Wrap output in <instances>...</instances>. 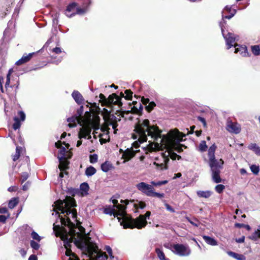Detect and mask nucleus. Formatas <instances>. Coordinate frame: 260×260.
Here are the masks:
<instances>
[{"mask_svg": "<svg viewBox=\"0 0 260 260\" xmlns=\"http://www.w3.org/2000/svg\"><path fill=\"white\" fill-rule=\"evenodd\" d=\"M134 131L132 138L134 139H137L140 143L146 142L148 136L151 138L149 142L152 140L154 141V143H150L151 150H166L161 153L164 163H154L161 170L167 169V164L169 161V157L174 160L177 157L178 159L181 158V156L174 152L173 150L180 153L183 151L182 147L186 148V146L180 144L183 141V137L186 136L185 134L180 132L178 129H175L172 135L162 136L158 127L154 125H151L148 119L139 120L135 125Z\"/></svg>", "mask_w": 260, "mask_h": 260, "instance_id": "obj_1", "label": "nucleus"}, {"mask_svg": "<svg viewBox=\"0 0 260 260\" xmlns=\"http://www.w3.org/2000/svg\"><path fill=\"white\" fill-rule=\"evenodd\" d=\"M54 207L53 210L55 212V215L58 214L59 212L60 211L61 213L66 214L65 216L67 217V221L65 219L62 217H60V220L62 224L67 225L71 223L70 221V216L75 220L77 217V213L75 210L72 209L73 207L76 206L75 200L69 198L66 200H59L56 201L55 203Z\"/></svg>", "mask_w": 260, "mask_h": 260, "instance_id": "obj_2", "label": "nucleus"}, {"mask_svg": "<svg viewBox=\"0 0 260 260\" xmlns=\"http://www.w3.org/2000/svg\"><path fill=\"white\" fill-rule=\"evenodd\" d=\"M75 244L80 248L87 257V260H106L107 254L99 249L98 246L89 240L83 239L75 240Z\"/></svg>", "mask_w": 260, "mask_h": 260, "instance_id": "obj_3", "label": "nucleus"}, {"mask_svg": "<svg viewBox=\"0 0 260 260\" xmlns=\"http://www.w3.org/2000/svg\"><path fill=\"white\" fill-rule=\"evenodd\" d=\"M100 119L98 116L91 119L90 118L85 124L80 128L78 135V138L90 140L91 139V133L92 129H93V135L95 139H96L95 134L98 133L96 131L100 128L103 132L108 131V129H109V128L105 127L100 128Z\"/></svg>", "mask_w": 260, "mask_h": 260, "instance_id": "obj_4", "label": "nucleus"}, {"mask_svg": "<svg viewBox=\"0 0 260 260\" xmlns=\"http://www.w3.org/2000/svg\"><path fill=\"white\" fill-rule=\"evenodd\" d=\"M136 187L139 191L148 197H157L160 199L164 197V193L155 192L154 187L145 182H141L137 184L136 185Z\"/></svg>", "mask_w": 260, "mask_h": 260, "instance_id": "obj_5", "label": "nucleus"}, {"mask_svg": "<svg viewBox=\"0 0 260 260\" xmlns=\"http://www.w3.org/2000/svg\"><path fill=\"white\" fill-rule=\"evenodd\" d=\"M150 214V211H147L145 215H140L136 219H132L130 222L123 224L124 228L133 229L137 228L138 229H142L146 225L147 223L146 218H149Z\"/></svg>", "mask_w": 260, "mask_h": 260, "instance_id": "obj_6", "label": "nucleus"}, {"mask_svg": "<svg viewBox=\"0 0 260 260\" xmlns=\"http://www.w3.org/2000/svg\"><path fill=\"white\" fill-rule=\"evenodd\" d=\"M86 9H81L78 7V4L77 3L73 2L70 4L66 10L65 14L68 17H71L76 14L83 15L86 13Z\"/></svg>", "mask_w": 260, "mask_h": 260, "instance_id": "obj_7", "label": "nucleus"}, {"mask_svg": "<svg viewBox=\"0 0 260 260\" xmlns=\"http://www.w3.org/2000/svg\"><path fill=\"white\" fill-rule=\"evenodd\" d=\"M223 164V162H219L218 163L209 165L211 169L212 180L216 183L221 182L220 173L221 170L222 169Z\"/></svg>", "mask_w": 260, "mask_h": 260, "instance_id": "obj_8", "label": "nucleus"}, {"mask_svg": "<svg viewBox=\"0 0 260 260\" xmlns=\"http://www.w3.org/2000/svg\"><path fill=\"white\" fill-rule=\"evenodd\" d=\"M219 26L221 30L222 35L225 41L227 49H229L234 46L233 43L236 41H238V39H237L236 35L232 32H228L226 34H225L222 22H219Z\"/></svg>", "mask_w": 260, "mask_h": 260, "instance_id": "obj_9", "label": "nucleus"}, {"mask_svg": "<svg viewBox=\"0 0 260 260\" xmlns=\"http://www.w3.org/2000/svg\"><path fill=\"white\" fill-rule=\"evenodd\" d=\"M173 252L180 256H188L191 253L190 249L187 245L176 244L173 245Z\"/></svg>", "mask_w": 260, "mask_h": 260, "instance_id": "obj_10", "label": "nucleus"}, {"mask_svg": "<svg viewBox=\"0 0 260 260\" xmlns=\"http://www.w3.org/2000/svg\"><path fill=\"white\" fill-rule=\"evenodd\" d=\"M63 240L64 246L66 248V254L69 257L68 260H80L76 254L69 249L73 241L72 237L69 238V236L66 235L63 237Z\"/></svg>", "mask_w": 260, "mask_h": 260, "instance_id": "obj_11", "label": "nucleus"}, {"mask_svg": "<svg viewBox=\"0 0 260 260\" xmlns=\"http://www.w3.org/2000/svg\"><path fill=\"white\" fill-rule=\"evenodd\" d=\"M113 203L114 204L113 207H116L118 210V212L117 213L116 217L118 219V221L120 222L122 225L125 220V205H120L118 204V201L116 200L113 201Z\"/></svg>", "mask_w": 260, "mask_h": 260, "instance_id": "obj_12", "label": "nucleus"}, {"mask_svg": "<svg viewBox=\"0 0 260 260\" xmlns=\"http://www.w3.org/2000/svg\"><path fill=\"white\" fill-rule=\"evenodd\" d=\"M236 13V10L235 9H232L231 6H225L222 11V20L220 21L222 22L223 26H224L226 23L224 19H230ZM223 28H224V26H223Z\"/></svg>", "mask_w": 260, "mask_h": 260, "instance_id": "obj_13", "label": "nucleus"}, {"mask_svg": "<svg viewBox=\"0 0 260 260\" xmlns=\"http://www.w3.org/2000/svg\"><path fill=\"white\" fill-rule=\"evenodd\" d=\"M236 13V10L235 9H232L231 6H225L222 11V20L220 21L222 22L223 26H224L226 23L224 19H230ZM223 28H224V26H223Z\"/></svg>", "mask_w": 260, "mask_h": 260, "instance_id": "obj_14", "label": "nucleus"}, {"mask_svg": "<svg viewBox=\"0 0 260 260\" xmlns=\"http://www.w3.org/2000/svg\"><path fill=\"white\" fill-rule=\"evenodd\" d=\"M120 96L117 95L116 93H113L110 95L108 98V103L111 104L118 106L119 107H121L122 106V103L121 102V98H124V94L123 92H121L120 93Z\"/></svg>", "mask_w": 260, "mask_h": 260, "instance_id": "obj_15", "label": "nucleus"}, {"mask_svg": "<svg viewBox=\"0 0 260 260\" xmlns=\"http://www.w3.org/2000/svg\"><path fill=\"white\" fill-rule=\"evenodd\" d=\"M216 148V145L214 144L210 147L208 150L209 165L223 162L222 159H216L215 157V151Z\"/></svg>", "mask_w": 260, "mask_h": 260, "instance_id": "obj_16", "label": "nucleus"}, {"mask_svg": "<svg viewBox=\"0 0 260 260\" xmlns=\"http://www.w3.org/2000/svg\"><path fill=\"white\" fill-rule=\"evenodd\" d=\"M55 146L56 148H59V152L57 158L60 164H62L63 161L66 159V153L67 150L65 147L61 145V142L58 141L55 143Z\"/></svg>", "mask_w": 260, "mask_h": 260, "instance_id": "obj_17", "label": "nucleus"}, {"mask_svg": "<svg viewBox=\"0 0 260 260\" xmlns=\"http://www.w3.org/2000/svg\"><path fill=\"white\" fill-rule=\"evenodd\" d=\"M18 114L20 117V119L15 116L14 117V123L13 124V127L15 130L19 129L21 126L20 121H24L25 119V114L22 111L18 112Z\"/></svg>", "mask_w": 260, "mask_h": 260, "instance_id": "obj_18", "label": "nucleus"}, {"mask_svg": "<svg viewBox=\"0 0 260 260\" xmlns=\"http://www.w3.org/2000/svg\"><path fill=\"white\" fill-rule=\"evenodd\" d=\"M226 129L232 133L235 134H239L241 131V128L239 124L237 123L233 122L231 121H229L227 122Z\"/></svg>", "mask_w": 260, "mask_h": 260, "instance_id": "obj_19", "label": "nucleus"}, {"mask_svg": "<svg viewBox=\"0 0 260 260\" xmlns=\"http://www.w3.org/2000/svg\"><path fill=\"white\" fill-rule=\"evenodd\" d=\"M234 46L235 48V53H239L243 57L249 56V53L248 52L247 47L245 45H240L237 44H235Z\"/></svg>", "mask_w": 260, "mask_h": 260, "instance_id": "obj_20", "label": "nucleus"}, {"mask_svg": "<svg viewBox=\"0 0 260 260\" xmlns=\"http://www.w3.org/2000/svg\"><path fill=\"white\" fill-rule=\"evenodd\" d=\"M35 54V53L34 52L30 53L28 54L26 53L24 54L22 57L16 62L15 64L19 66L27 62L31 59Z\"/></svg>", "mask_w": 260, "mask_h": 260, "instance_id": "obj_21", "label": "nucleus"}, {"mask_svg": "<svg viewBox=\"0 0 260 260\" xmlns=\"http://www.w3.org/2000/svg\"><path fill=\"white\" fill-rule=\"evenodd\" d=\"M72 98L75 102L79 105L82 104L84 99L82 94L77 90H74L72 93Z\"/></svg>", "mask_w": 260, "mask_h": 260, "instance_id": "obj_22", "label": "nucleus"}, {"mask_svg": "<svg viewBox=\"0 0 260 260\" xmlns=\"http://www.w3.org/2000/svg\"><path fill=\"white\" fill-rule=\"evenodd\" d=\"M135 153L132 149L127 148L122 155V158L129 160L135 156Z\"/></svg>", "mask_w": 260, "mask_h": 260, "instance_id": "obj_23", "label": "nucleus"}, {"mask_svg": "<svg viewBox=\"0 0 260 260\" xmlns=\"http://www.w3.org/2000/svg\"><path fill=\"white\" fill-rule=\"evenodd\" d=\"M89 189V187L87 183H82L80 186V189L81 190V194L82 196H87L88 194Z\"/></svg>", "mask_w": 260, "mask_h": 260, "instance_id": "obj_24", "label": "nucleus"}, {"mask_svg": "<svg viewBox=\"0 0 260 260\" xmlns=\"http://www.w3.org/2000/svg\"><path fill=\"white\" fill-rule=\"evenodd\" d=\"M203 238L204 241L209 245L211 246H216L217 245V241L213 238L204 235Z\"/></svg>", "mask_w": 260, "mask_h": 260, "instance_id": "obj_25", "label": "nucleus"}, {"mask_svg": "<svg viewBox=\"0 0 260 260\" xmlns=\"http://www.w3.org/2000/svg\"><path fill=\"white\" fill-rule=\"evenodd\" d=\"M197 195L200 198H208L212 194V192L210 190H199L197 192Z\"/></svg>", "mask_w": 260, "mask_h": 260, "instance_id": "obj_26", "label": "nucleus"}, {"mask_svg": "<svg viewBox=\"0 0 260 260\" xmlns=\"http://www.w3.org/2000/svg\"><path fill=\"white\" fill-rule=\"evenodd\" d=\"M69 122L68 126L70 127H74L76 126V123L78 122V118L77 117H72L68 119Z\"/></svg>", "mask_w": 260, "mask_h": 260, "instance_id": "obj_27", "label": "nucleus"}, {"mask_svg": "<svg viewBox=\"0 0 260 260\" xmlns=\"http://www.w3.org/2000/svg\"><path fill=\"white\" fill-rule=\"evenodd\" d=\"M112 168V165L109 161H105L101 165V169L104 172H108Z\"/></svg>", "mask_w": 260, "mask_h": 260, "instance_id": "obj_28", "label": "nucleus"}, {"mask_svg": "<svg viewBox=\"0 0 260 260\" xmlns=\"http://www.w3.org/2000/svg\"><path fill=\"white\" fill-rule=\"evenodd\" d=\"M248 148L253 151L257 155H260V147L255 143H251L248 146Z\"/></svg>", "mask_w": 260, "mask_h": 260, "instance_id": "obj_29", "label": "nucleus"}, {"mask_svg": "<svg viewBox=\"0 0 260 260\" xmlns=\"http://www.w3.org/2000/svg\"><path fill=\"white\" fill-rule=\"evenodd\" d=\"M96 169L92 166H89L86 169L85 175L87 177H90L95 174Z\"/></svg>", "mask_w": 260, "mask_h": 260, "instance_id": "obj_30", "label": "nucleus"}, {"mask_svg": "<svg viewBox=\"0 0 260 260\" xmlns=\"http://www.w3.org/2000/svg\"><path fill=\"white\" fill-rule=\"evenodd\" d=\"M130 203L133 204L134 207H135L136 209L140 208L142 209H144L146 206L145 203L142 201H137L136 203H134V201H130Z\"/></svg>", "mask_w": 260, "mask_h": 260, "instance_id": "obj_31", "label": "nucleus"}, {"mask_svg": "<svg viewBox=\"0 0 260 260\" xmlns=\"http://www.w3.org/2000/svg\"><path fill=\"white\" fill-rule=\"evenodd\" d=\"M155 252L160 260H170L169 258L166 257L164 252L159 248L155 249Z\"/></svg>", "mask_w": 260, "mask_h": 260, "instance_id": "obj_32", "label": "nucleus"}, {"mask_svg": "<svg viewBox=\"0 0 260 260\" xmlns=\"http://www.w3.org/2000/svg\"><path fill=\"white\" fill-rule=\"evenodd\" d=\"M103 213L105 214L110 215H114V217H116L117 215V213L115 214L114 213V209H112L110 207L104 208L103 209Z\"/></svg>", "mask_w": 260, "mask_h": 260, "instance_id": "obj_33", "label": "nucleus"}, {"mask_svg": "<svg viewBox=\"0 0 260 260\" xmlns=\"http://www.w3.org/2000/svg\"><path fill=\"white\" fill-rule=\"evenodd\" d=\"M251 52L255 56L260 55V46L259 45H253L251 46Z\"/></svg>", "mask_w": 260, "mask_h": 260, "instance_id": "obj_34", "label": "nucleus"}, {"mask_svg": "<svg viewBox=\"0 0 260 260\" xmlns=\"http://www.w3.org/2000/svg\"><path fill=\"white\" fill-rule=\"evenodd\" d=\"M228 254L229 255L235 258L238 260H244L243 256L233 251H228Z\"/></svg>", "mask_w": 260, "mask_h": 260, "instance_id": "obj_35", "label": "nucleus"}, {"mask_svg": "<svg viewBox=\"0 0 260 260\" xmlns=\"http://www.w3.org/2000/svg\"><path fill=\"white\" fill-rule=\"evenodd\" d=\"M18 203V200L17 198H13L11 199L8 204L9 208L13 209Z\"/></svg>", "mask_w": 260, "mask_h": 260, "instance_id": "obj_36", "label": "nucleus"}, {"mask_svg": "<svg viewBox=\"0 0 260 260\" xmlns=\"http://www.w3.org/2000/svg\"><path fill=\"white\" fill-rule=\"evenodd\" d=\"M207 145L205 141H202L198 147V149L201 152H205L207 149Z\"/></svg>", "mask_w": 260, "mask_h": 260, "instance_id": "obj_37", "label": "nucleus"}, {"mask_svg": "<svg viewBox=\"0 0 260 260\" xmlns=\"http://www.w3.org/2000/svg\"><path fill=\"white\" fill-rule=\"evenodd\" d=\"M91 3V0H82L81 9L85 8L86 9V13L88 11L89 7Z\"/></svg>", "mask_w": 260, "mask_h": 260, "instance_id": "obj_38", "label": "nucleus"}, {"mask_svg": "<svg viewBox=\"0 0 260 260\" xmlns=\"http://www.w3.org/2000/svg\"><path fill=\"white\" fill-rule=\"evenodd\" d=\"M249 238L253 240H256L257 239L260 238V232L259 231V229H258L256 231L253 233L249 237Z\"/></svg>", "mask_w": 260, "mask_h": 260, "instance_id": "obj_39", "label": "nucleus"}, {"mask_svg": "<svg viewBox=\"0 0 260 260\" xmlns=\"http://www.w3.org/2000/svg\"><path fill=\"white\" fill-rule=\"evenodd\" d=\"M251 171L255 175H257L259 172V168L258 166L252 165L250 167Z\"/></svg>", "mask_w": 260, "mask_h": 260, "instance_id": "obj_40", "label": "nucleus"}, {"mask_svg": "<svg viewBox=\"0 0 260 260\" xmlns=\"http://www.w3.org/2000/svg\"><path fill=\"white\" fill-rule=\"evenodd\" d=\"M167 183H168L167 180L159 181L157 182L152 181L151 182V184L153 186H161V185L166 184Z\"/></svg>", "mask_w": 260, "mask_h": 260, "instance_id": "obj_41", "label": "nucleus"}, {"mask_svg": "<svg viewBox=\"0 0 260 260\" xmlns=\"http://www.w3.org/2000/svg\"><path fill=\"white\" fill-rule=\"evenodd\" d=\"M30 246L35 250H38L40 248V244L34 240H31L30 242Z\"/></svg>", "mask_w": 260, "mask_h": 260, "instance_id": "obj_42", "label": "nucleus"}, {"mask_svg": "<svg viewBox=\"0 0 260 260\" xmlns=\"http://www.w3.org/2000/svg\"><path fill=\"white\" fill-rule=\"evenodd\" d=\"M224 188L225 186L222 184L217 185L215 187L216 191L219 193H222Z\"/></svg>", "mask_w": 260, "mask_h": 260, "instance_id": "obj_43", "label": "nucleus"}, {"mask_svg": "<svg viewBox=\"0 0 260 260\" xmlns=\"http://www.w3.org/2000/svg\"><path fill=\"white\" fill-rule=\"evenodd\" d=\"M124 93L126 94L124 96L126 100H130L132 99L133 92L131 90H125Z\"/></svg>", "mask_w": 260, "mask_h": 260, "instance_id": "obj_44", "label": "nucleus"}, {"mask_svg": "<svg viewBox=\"0 0 260 260\" xmlns=\"http://www.w3.org/2000/svg\"><path fill=\"white\" fill-rule=\"evenodd\" d=\"M156 106L155 103L154 102H149L148 105L146 107V109L148 111L150 112L153 109L154 107Z\"/></svg>", "mask_w": 260, "mask_h": 260, "instance_id": "obj_45", "label": "nucleus"}, {"mask_svg": "<svg viewBox=\"0 0 260 260\" xmlns=\"http://www.w3.org/2000/svg\"><path fill=\"white\" fill-rule=\"evenodd\" d=\"M31 237L33 239L38 242H40L41 240V237L35 231L32 232L31 233Z\"/></svg>", "mask_w": 260, "mask_h": 260, "instance_id": "obj_46", "label": "nucleus"}, {"mask_svg": "<svg viewBox=\"0 0 260 260\" xmlns=\"http://www.w3.org/2000/svg\"><path fill=\"white\" fill-rule=\"evenodd\" d=\"M29 175L27 172H23L21 174V177L20 179L21 183L22 184L28 178Z\"/></svg>", "mask_w": 260, "mask_h": 260, "instance_id": "obj_47", "label": "nucleus"}, {"mask_svg": "<svg viewBox=\"0 0 260 260\" xmlns=\"http://www.w3.org/2000/svg\"><path fill=\"white\" fill-rule=\"evenodd\" d=\"M20 148L19 147H16V153L13 156V160L14 161H16L20 157Z\"/></svg>", "mask_w": 260, "mask_h": 260, "instance_id": "obj_48", "label": "nucleus"}, {"mask_svg": "<svg viewBox=\"0 0 260 260\" xmlns=\"http://www.w3.org/2000/svg\"><path fill=\"white\" fill-rule=\"evenodd\" d=\"M89 158H90V162L91 164H94V163H95L96 162H97L98 159V156L96 154H93L92 155H90Z\"/></svg>", "mask_w": 260, "mask_h": 260, "instance_id": "obj_49", "label": "nucleus"}, {"mask_svg": "<svg viewBox=\"0 0 260 260\" xmlns=\"http://www.w3.org/2000/svg\"><path fill=\"white\" fill-rule=\"evenodd\" d=\"M105 249L108 252V253L109 255L111 258H112L114 257V256L112 255V250L109 246H106L105 247Z\"/></svg>", "mask_w": 260, "mask_h": 260, "instance_id": "obj_50", "label": "nucleus"}, {"mask_svg": "<svg viewBox=\"0 0 260 260\" xmlns=\"http://www.w3.org/2000/svg\"><path fill=\"white\" fill-rule=\"evenodd\" d=\"M108 126H111L112 128L114 131V133H116V131L117 129H116V127L117 126V124L116 123H114L113 122H110L108 123Z\"/></svg>", "mask_w": 260, "mask_h": 260, "instance_id": "obj_51", "label": "nucleus"}, {"mask_svg": "<svg viewBox=\"0 0 260 260\" xmlns=\"http://www.w3.org/2000/svg\"><path fill=\"white\" fill-rule=\"evenodd\" d=\"M56 57V56H52V59H54V60H52V62L53 63H55V64H58L59 62H61V60H62V57H59L58 58H57V60H55Z\"/></svg>", "mask_w": 260, "mask_h": 260, "instance_id": "obj_52", "label": "nucleus"}, {"mask_svg": "<svg viewBox=\"0 0 260 260\" xmlns=\"http://www.w3.org/2000/svg\"><path fill=\"white\" fill-rule=\"evenodd\" d=\"M10 76H11V73H8L7 75V81L5 84V87L7 88L10 84Z\"/></svg>", "mask_w": 260, "mask_h": 260, "instance_id": "obj_53", "label": "nucleus"}, {"mask_svg": "<svg viewBox=\"0 0 260 260\" xmlns=\"http://www.w3.org/2000/svg\"><path fill=\"white\" fill-rule=\"evenodd\" d=\"M61 49L59 47H55L52 49V52L55 54H59L61 53Z\"/></svg>", "mask_w": 260, "mask_h": 260, "instance_id": "obj_54", "label": "nucleus"}, {"mask_svg": "<svg viewBox=\"0 0 260 260\" xmlns=\"http://www.w3.org/2000/svg\"><path fill=\"white\" fill-rule=\"evenodd\" d=\"M141 101L143 104L145 106V107L148 105L149 102H150L149 99H146L144 97L142 98Z\"/></svg>", "mask_w": 260, "mask_h": 260, "instance_id": "obj_55", "label": "nucleus"}, {"mask_svg": "<svg viewBox=\"0 0 260 260\" xmlns=\"http://www.w3.org/2000/svg\"><path fill=\"white\" fill-rule=\"evenodd\" d=\"M18 189L17 186H12L8 188V190L10 192L16 191Z\"/></svg>", "mask_w": 260, "mask_h": 260, "instance_id": "obj_56", "label": "nucleus"}, {"mask_svg": "<svg viewBox=\"0 0 260 260\" xmlns=\"http://www.w3.org/2000/svg\"><path fill=\"white\" fill-rule=\"evenodd\" d=\"M165 207L167 210H168L172 213L175 212L174 209L171 206H170L168 204H165Z\"/></svg>", "mask_w": 260, "mask_h": 260, "instance_id": "obj_57", "label": "nucleus"}, {"mask_svg": "<svg viewBox=\"0 0 260 260\" xmlns=\"http://www.w3.org/2000/svg\"><path fill=\"white\" fill-rule=\"evenodd\" d=\"M198 120L201 121L203 124V125L205 127L206 126V120L204 118L202 117L201 116H199V117H198Z\"/></svg>", "mask_w": 260, "mask_h": 260, "instance_id": "obj_58", "label": "nucleus"}, {"mask_svg": "<svg viewBox=\"0 0 260 260\" xmlns=\"http://www.w3.org/2000/svg\"><path fill=\"white\" fill-rule=\"evenodd\" d=\"M29 185L30 183H29V182H27L23 185L22 189L24 191L27 190L29 188Z\"/></svg>", "mask_w": 260, "mask_h": 260, "instance_id": "obj_59", "label": "nucleus"}, {"mask_svg": "<svg viewBox=\"0 0 260 260\" xmlns=\"http://www.w3.org/2000/svg\"><path fill=\"white\" fill-rule=\"evenodd\" d=\"M7 217L3 215H0V222L2 223H5L7 220Z\"/></svg>", "mask_w": 260, "mask_h": 260, "instance_id": "obj_60", "label": "nucleus"}, {"mask_svg": "<svg viewBox=\"0 0 260 260\" xmlns=\"http://www.w3.org/2000/svg\"><path fill=\"white\" fill-rule=\"evenodd\" d=\"M83 106H81L80 108L77 110V113L79 115V116H81L83 114Z\"/></svg>", "mask_w": 260, "mask_h": 260, "instance_id": "obj_61", "label": "nucleus"}, {"mask_svg": "<svg viewBox=\"0 0 260 260\" xmlns=\"http://www.w3.org/2000/svg\"><path fill=\"white\" fill-rule=\"evenodd\" d=\"M244 239L245 237L243 236L240 238L236 239V241L238 243H241L244 242Z\"/></svg>", "mask_w": 260, "mask_h": 260, "instance_id": "obj_62", "label": "nucleus"}, {"mask_svg": "<svg viewBox=\"0 0 260 260\" xmlns=\"http://www.w3.org/2000/svg\"><path fill=\"white\" fill-rule=\"evenodd\" d=\"M8 212L7 208L6 207H0V213H6Z\"/></svg>", "mask_w": 260, "mask_h": 260, "instance_id": "obj_63", "label": "nucleus"}, {"mask_svg": "<svg viewBox=\"0 0 260 260\" xmlns=\"http://www.w3.org/2000/svg\"><path fill=\"white\" fill-rule=\"evenodd\" d=\"M28 260H37V257L36 255L32 254L29 257Z\"/></svg>", "mask_w": 260, "mask_h": 260, "instance_id": "obj_64", "label": "nucleus"}]
</instances>
